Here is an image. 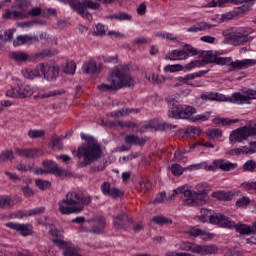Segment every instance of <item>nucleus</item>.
Instances as JSON below:
<instances>
[{
    "label": "nucleus",
    "mask_w": 256,
    "mask_h": 256,
    "mask_svg": "<svg viewBox=\"0 0 256 256\" xmlns=\"http://www.w3.org/2000/svg\"><path fill=\"white\" fill-rule=\"evenodd\" d=\"M21 191L26 197H33V195H35V191H33L29 186L22 187Z\"/></svg>",
    "instance_id": "obj_64"
},
{
    "label": "nucleus",
    "mask_w": 256,
    "mask_h": 256,
    "mask_svg": "<svg viewBox=\"0 0 256 256\" xmlns=\"http://www.w3.org/2000/svg\"><path fill=\"white\" fill-rule=\"evenodd\" d=\"M209 29H213V24L202 21L187 28V33H199L203 31H209Z\"/></svg>",
    "instance_id": "obj_22"
},
{
    "label": "nucleus",
    "mask_w": 256,
    "mask_h": 256,
    "mask_svg": "<svg viewBox=\"0 0 256 256\" xmlns=\"http://www.w3.org/2000/svg\"><path fill=\"white\" fill-rule=\"evenodd\" d=\"M13 33H15L14 29L0 31V40L4 43H8L9 41H11V39H13Z\"/></svg>",
    "instance_id": "obj_40"
},
{
    "label": "nucleus",
    "mask_w": 256,
    "mask_h": 256,
    "mask_svg": "<svg viewBox=\"0 0 256 256\" xmlns=\"http://www.w3.org/2000/svg\"><path fill=\"white\" fill-rule=\"evenodd\" d=\"M196 79L195 73L188 74L184 77H180L181 83L184 85H190L191 87H203V81L191 82Z\"/></svg>",
    "instance_id": "obj_28"
},
{
    "label": "nucleus",
    "mask_w": 256,
    "mask_h": 256,
    "mask_svg": "<svg viewBox=\"0 0 256 256\" xmlns=\"http://www.w3.org/2000/svg\"><path fill=\"white\" fill-rule=\"evenodd\" d=\"M143 131H168V129H177V125L163 122L156 124L155 121L151 120L142 126Z\"/></svg>",
    "instance_id": "obj_14"
},
{
    "label": "nucleus",
    "mask_w": 256,
    "mask_h": 256,
    "mask_svg": "<svg viewBox=\"0 0 256 256\" xmlns=\"http://www.w3.org/2000/svg\"><path fill=\"white\" fill-rule=\"evenodd\" d=\"M41 213H45V207H39L36 209L29 210L28 217H33L35 215H41Z\"/></svg>",
    "instance_id": "obj_63"
},
{
    "label": "nucleus",
    "mask_w": 256,
    "mask_h": 256,
    "mask_svg": "<svg viewBox=\"0 0 256 256\" xmlns=\"http://www.w3.org/2000/svg\"><path fill=\"white\" fill-rule=\"evenodd\" d=\"M164 71H166V73H175V71H183V66L182 65H167L164 68Z\"/></svg>",
    "instance_id": "obj_59"
},
{
    "label": "nucleus",
    "mask_w": 256,
    "mask_h": 256,
    "mask_svg": "<svg viewBox=\"0 0 256 256\" xmlns=\"http://www.w3.org/2000/svg\"><path fill=\"white\" fill-rule=\"evenodd\" d=\"M183 50L186 53V59L190 55L191 56L199 55V57L202 59V63H205V65H209V63H213V62H207L205 60L207 55H216V53H217V52H213V51H199V50H197V48H194L193 46H191L189 44H185Z\"/></svg>",
    "instance_id": "obj_13"
},
{
    "label": "nucleus",
    "mask_w": 256,
    "mask_h": 256,
    "mask_svg": "<svg viewBox=\"0 0 256 256\" xmlns=\"http://www.w3.org/2000/svg\"><path fill=\"white\" fill-rule=\"evenodd\" d=\"M9 159H13V151H11V150H4L0 154V163H5V161H9Z\"/></svg>",
    "instance_id": "obj_53"
},
{
    "label": "nucleus",
    "mask_w": 256,
    "mask_h": 256,
    "mask_svg": "<svg viewBox=\"0 0 256 256\" xmlns=\"http://www.w3.org/2000/svg\"><path fill=\"white\" fill-rule=\"evenodd\" d=\"M198 191H191L185 189V187L177 188L173 190L172 196L168 197V199H174L175 197H180L183 199L185 197L184 205H188L189 207H197V205H205L206 197H207V190L205 189V185L198 184L196 186Z\"/></svg>",
    "instance_id": "obj_3"
},
{
    "label": "nucleus",
    "mask_w": 256,
    "mask_h": 256,
    "mask_svg": "<svg viewBox=\"0 0 256 256\" xmlns=\"http://www.w3.org/2000/svg\"><path fill=\"white\" fill-rule=\"evenodd\" d=\"M251 33H253V29L247 27L231 28L227 34V39L235 47H239L245 43H249V41H252L253 38L250 36Z\"/></svg>",
    "instance_id": "obj_7"
},
{
    "label": "nucleus",
    "mask_w": 256,
    "mask_h": 256,
    "mask_svg": "<svg viewBox=\"0 0 256 256\" xmlns=\"http://www.w3.org/2000/svg\"><path fill=\"white\" fill-rule=\"evenodd\" d=\"M108 81L110 84H100L97 89L102 93H113V91L135 85V80L129 75V66L127 65L114 67L110 72Z\"/></svg>",
    "instance_id": "obj_1"
},
{
    "label": "nucleus",
    "mask_w": 256,
    "mask_h": 256,
    "mask_svg": "<svg viewBox=\"0 0 256 256\" xmlns=\"http://www.w3.org/2000/svg\"><path fill=\"white\" fill-rule=\"evenodd\" d=\"M169 107V117L171 119H191L197 113V109L193 106H186L185 108L179 104L175 98L166 99Z\"/></svg>",
    "instance_id": "obj_6"
},
{
    "label": "nucleus",
    "mask_w": 256,
    "mask_h": 256,
    "mask_svg": "<svg viewBox=\"0 0 256 256\" xmlns=\"http://www.w3.org/2000/svg\"><path fill=\"white\" fill-rule=\"evenodd\" d=\"M52 242L56 247H59V249H63L65 251L67 247L71 244L70 242L63 241L61 239H52Z\"/></svg>",
    "instance_id": "obj_56"
},
{
    "label": "nucleus",
    "mask_w": 256,
    "mask_h": 256,
    "mask_svg": "<svg viewBox=\"0 0 256 256\" xmlns=\"http://www.w3.org/2000/svg\"><path fill=\"white\" fill-rule=\"evenodd\" d=\"M214 165L215 167H218V169H221L222 171H233L238 167L237 163H233L225 160H215Z\"/></svg>",
    "instance_id": "obj_26"
},
{
    "label": "nucleus",
    "mask_w": 256,
    "mask_h": 256,
    "mask_svg": "<svg viewBox=\"0 0 256 256\" xmlns=\"http://www.w3.org/2000/svg\"><path fill=\"white\" fill-rule=\"evenodd\" d=\"M15 205L11 198L7 196L0 197V209H5V207H11Z\"/></svg>",
    "instance_id": "obj_47"
},
{
    "label": "nucleus",
    "mask_w": 256,
    "mask_h": 256,
    "mask_svg": "<svg viewBox=\"0 0 256 256\" xmlns=\"http://www.w3.org/2000/svg\"><path fill=\"white\" fill-rule=\"evenodd\" d=\"M28 137L30 139H41V137H45L44 130H29Z\"/></svg>",
    "instance_id": "obj_46"
},
{
    "label": "nucleus",
    "mask_w": 256,
    "mask_h": 256,
    "mask_svg": "<svg viewBox=\"0 0 256 256\" xmlns=\"http://www.w3.org/2000/svg\"><path fill=\"white\" fill-rule=\"evenodd\" d=\"M212 197H214V199H218V201H231V199H233V195L225 191L213 192Z\"/></svg>",
    "instance_id": "obj_34"
},
{
    "label": "nucleus",
    "mask_w": 256,
    "mask_h": 256,
    "mask_svg": "<svg viewBox=\"0 0 256 256\" xmlns=\"http://www.w3.org/2000/svg\"><path fill=\"white\" fill-rule=\"evenodd\" d=\"M205 61L207 63H214L215 65H228V71H237L239 69H247V67H253L256 65V61L253 59L237 60L232 61L231 57H221L219 52H216L215 55L209 54L206 55Z\"/></svg>",
    "instance_id": "obj_4"
},
{
    "label": "nucleus",
    "mask_w": 256,
    "mask_h": 256,
    "mask_svg": "<svg viewBox=\"0 0 256 256\" xmlns=\"http://www.w3.org/2000/svg\"><path fill=\"white\" fill-rule=\"evenodd\" d=\"M82 139H85L86 143L78 147L75 157L83 159V161L78 162V167H89L95 161H99V158L103 155V150L97 139L93 137L86 138L84 135Z\"/></svg>",
    "instance_id": "obj_2"
},
{
    "label": "nucleus",
    "mask_w": 256,
    "mask_h": 256,
    "mask_svg": "<svg viewBox=\"0 0 256 256\" xmlns=\"http://www.w3.org/2000/svg\"><path fill=\"white\" fill-rule=\"evenodd\" d=\"M203 65H205V62H203V60L199 61V60H194L192 62H190L189 64H187L184 69H186V71H191V69H195V67H203Z\"/></svg>",
    "instance_id": "obj_52"
},
{
    "label": "nucleus",
    "mask_w": 256,
    "mask_h": 256,
    "mask_svg": "<svg viewBox=\"0 0 256 256\" xmlns=\"http://www.w3.org/2000/svg\"><path fill=\"white\" fill-rule=\"evenodd\" d=\"M63 255L64 256H83L81 254V249L72 243L69 244L67 249L63 250Z\"/></svg>",
    "instance_id": "obj_32"
},
{
    "label": "nucleus",
    "mask_w": 256,
    "mask_h": 256,
    "mask_svg": "<svg viewBox=\"0 0 256 256\" xmlns=\"http://www.w3.org/2000/svg\"><path fill=\"white\" fill-rule=\"evenodd\" d=\"M251 203L249 197H242L241 199L236 201V207H247Z\"/></svg>",
    "instance_id": "obj_62"
},
{
    "label": "nucleus",
    "mask_w": 256,
    "mask_h": 256,
    "mask_svg": "<svg viewBox=\"0 0 256 256\" xmlns=\"http://www.w3.org/2000/svg\"><path fill=\"white\" fill-rule=\"evenodd\" d=\"M81 196L77 192H68L66 198L58 202V211L61 215H71L81 213L83 205H79Z\"/></svg>",
    "instance_id": "obj_5"
},
{
    "label": "nucleus",
    "mask_w": 256,
    "mask_h": 256,
    "mask_svg": "<svg viewBox=\"0 0 256 256\" xmlns=\"http://www.w3.org/2000/svg\"><path fill=\"white\" fill-rule=\"evenodd\" d=\"M11 59L16 63H31V55H28L25 51H14L10 54Z\"/></svg>",
    "instance_id": "obj_25"
},
{
    "label": "nucleus",
    "mask_w": 256,
    "mask_h": 256,
    "mask_svg": "<svg viewBox=\"0 0 256 256\" xmlns=\"http://www.w3.org/2000/svg\"><path fill=\"white\" fill-rule=\"evenodd\" d=\"M83 73H86L87 75H91L93 73H97V62L90 61L88 63L83 64L82 66Z\"/></svg>",
    "instance_id": "obj_33"
},
{
    "label": "nucleus",
    "mask_w": 256,
    "mask_h": 256,
    "mask_svg": "<svg viewBox=\"0 0 256 256\" xmlns=\"http://www.w3.org/2000/svg\"><path fill=\"white\" fill-rule=\"evenodd\" d=\"M124 141L126 143V145H128L130 148L134 146H139V147H143V145H145V143H147V140H145L144 138H140L139 136L135 135V134H128L124 137Z\"/></svg>",
    "instance_id": "obj_21"
},
{
    "label": "nucleus",
    "mask_w": 256,
    "mask_h": 256,
    "mask_svg": "<svg viewBox=\"0 0 256 256\" xmlns=\"http://www.w3.org/2000/svg\"><path fill=\"white\" fill-rule=\"evenodd\" d=\"M137 189L141 191L142 193H145L146 191H149L151 189V182L149 180H141L138 183Z\"/></svg>",
    "instance_id": "obj_44"
},
{
    "label": "nucleus",
    "mask_w": 256,
    "mask_h": 256,
    "mask_svg": "<svg viewBox=\"0 0 256 256\" xmlns=\"http://www.w3.org/2000/svg\"><path fill=\"white\" fill-rule=\"evenodd\" d=\"M146 79H148L149 83L152 85H161V83H165V77L156 75L155 73L146 74Z\"/></svg>",
    "instance_id": "obj_36"
},
{
    "label": "nucleus",
    "mask_w": 256,
    "mask_h": 256,
    "mask_svg": "<svg viewBox=\"0 0 256 256\" xmlns=\"http://www.w3.org/2000/svg\"><path fill=\"white\" fill-rule=\"evenodd\" d=\"M101 191L103 195H107L108 197H112L113 199L123 197V191H121L119 188H111L110 182H103L101 185Z\"/></svg>",
    "instance_id": "obj_16"
},
{
    "label": "nucleus",
    "mask_w": 256,
    "mask_h": 256,
    "mask_svg": "<svg viewBox=\"0 0 256 256\" xmlns=\"http://www.w3.org/2000/svg\"><path fill=\"white\" fill-rule=\"evenodd\" d=\"M189 235H190V237H202V239H204V241H207L209 239H213V237H215L214 234L207 233L204 230H201V229L196 228V227H193V228L190 229Z\"/></svg>",
    "instance_id": "obj_27"
},
{
    "label": "nucleus",
    "mask_w": 256,
    "mask_h": 256,
    "mask_svg": "<svg viewBox=\"0 0 256 256\" xmlns=\"http://www.w3.org/2000/svg\"><path fill=\"white\" fill-rule=\"evenodd\" d=\"M35 183L38 189H41L42 191H45V189H49L51 187V183L47 180L36 179Z\"/></svg>",
    "instance_id": "obj_51"
},
{
    "label": "nucleus",
    "mask_w": 256,
    "mask_h": 256,
    "mask_svg": "<svg viewBox=\"0 0 256 256\" xmlns=\"http://www.w3.org/2000/svg\"><path fill=\"white\" fill-rule=\"evenodd\" d=\"M29 5H31V2H29V0H19L14 7H16V9H20L25 13Z\"/></svg>",
    "instance_id": "obj_54"
},
{
    "label": "nucleus",
    "mask_w": 256,
    "mask_h": 256,
    "mask_svg": "<svg viewBox=\"0 0 256 256\" xmlns=\"http://www.w3.org/2000/svg\"><path fill=\"white\" fill-rule=\"evenodd\" d=\"M59 52L57 50H50L45 49L40 52H37L35 54L31 55L30 63H35L37 59H45V57H54V55H57Z\"/></svg>",
    "instance_id": "obj_23"
},
{
    "label": "nucleus",
    "mask_w": 256,
    "mask_h": 256,
    "mask_svg": "<svg viewBox=\"0 0 256 256\" xmlns=\"http://www.w3.org/2000/svg\"><path fill=\"white\" fill-rule=\"evenodd\" d=\"M42 167L45 168L48 175H55V177H69L71 175L69 170L59 167L53 160H44Z\"/></svg>",
    "instance_id": "obj_10"
},
{
    "label": "nucleus",
    "mask_w": 256,
    "mask_h": 256,
    "mask_svg": "<svg viewBox=\"0 0 256 256\" xmlns=\"http://www.w3.org/2000/svg\"><path fill=\"white\" fill-rule=\"evenodd\" d=\"M6 227H9V229H13L14 231H18L21 235H23V237H27L28 235H31L33 233V230L31 229V224L8 222L6 223Z\"/></svg>",
    "instance_id": "obj_18"
},
{
    "label": "nucleus",
    "mask_w": 256,
    "mask_h": 256,
    "mask_svg": "<svg viewBox=\"0 0 256 256\" xmlns=\"http://www.w3.org/2000/svg\"><path fill=\"white\" fill-rule=\"evenodd\" d=\"M223 136V132L219 129H212L208 134V139H217Z\"/></svg>",
    "instance_id": "obj_60"
},
{
    "label": "nucleus",
    "mask_w": 256,
    "mask_h": 256,
    "mask_svg": "<svg viewBox=\"0 0 256 256\" xmlns=\"http://www.w3.org/2000/svg\"><path fill=\"white\" fill-rule=\"evenodd\" d=\"M132 16L127 12H118L116 13V20L117 21H131Z\"/></svg>",
    "instance_id": "obj_58"
},
{
    "label": "nucleus",
    "mask_w": 256,
    "mask_h": 256,
    "mask_svg": "<svg viewBox=\"0 0 256 256\" xmlns=\"http://www.w3.org/2000/svg\"><path fill=\"white\" fill-rule=\"evenodd\" d=\"M247 137H256V121L249 122L244 126Z\"/></svg>",
    "instance_id": "obj_39"
},
{
    "label": "nucleus",
    "mask_w": 256,
    "mask_h": 256,
    "mask_svg": "<svg viewBox=\"0 0 256 256\" xmlns=\"http://www.w3.org/2000/svg\"><path fill=\"white\" fill-rule=\"evenodd\" d=\"M173 196V192L172 194H169L168 196H166L165 192H160L155 200H154V203H163L165 201V199H167V201H171V199H169V197H172Z\"/></svg>",
    "instance_id": "obj_57"
},
{
    "label": "nucleus",
    "mask_w": 256,
    "mask_h": 256,
    "mask_svg": "<svg viewBox=\"0 0 256 256\" xmlns=\"http://www.w3.org/2000/svg\"><path fill=\"white\" fill-rule=\"evenodd\" d=\"M38 69L47 81H55L59 77V67L49 63L38 64Z\"/></svg>",
    "instance_id": "obj_11"
},
{
    "label": "nucleus",
    "mask_w": 256,
    "mask_h": 256,
    "mask_svg": "<svg viewBox=\"0 0 256 256\" xmlns=\"http://www.w3.org/2000/svg\"><path fill=\"white\" fill-rule=\"evenodd\" d=\"M248 138L247 132L245 131L244 127L237 128L236 130H233L230 133L229 141L232 143V145H235V143H241L242 141H245Z\"/></svg>",
    "instance_id": "obj_19"
},
{
    "label": "nucleus",
    "mask_w": 256,
    "mask_h": 256,
    "mask_svg": "<svg viewBox=\"0 0 256 256\" xmlns=\"http://www.w3.org/2000/svg\"><path fill=\"white\" fill-rule=\"evenodd\" d=\"M37 41V39L34 37H31V36H23V35H20L18 36L14 41H13V45L14 47H19V45H25V43H29V41Z\"/></svg>",
    "instance_id": "obj_37"
},
{
    "label": "nucleus",
    "mask_w": 256,
    "mask_h": 256,
    "mask_svg": "<svg viewBox=\"0 0 256 256\" xmlns=\"http://www.w3.org/2000/svg\"><path fill=\"white\" fill-rule=\"evenodd\" d=\"M105 33H107L105 25L101 23L96 24V31H94L93 35H95L96 37H103Z\"/></svg>",
    "instance_id": "obj_50"
},
{
    "label": "nucleus",
    "mask_w": 256,
    "mask_h": 256,
    "mask_svg": "<svg viewBox=\"0 0 256 256\" xmlns=\"http://www.w3.org/2000/svg\"><path fill=\"white\" fill-rule=\"evenodd\" d=\"M200 213L201 216L199 217V219L202 221V223H205L208 218L212 225H218V227H233L234 225L231 218L221 213H216L212 215L211 210L206 208H202Z\"/></svg>",
    "instance_id": "obj_8"
},
{
    "label": "nucleus",
    "mask_w": 256,
    "mask_h": 256,
    "mask_svg": "<svg viewBox=\"0 0 256 256\" xmlns=\"http://www.w3.org/2000/svg\"><path fill=\"white\" fill-rule=\"evenodd\" d=\"M219 247L217 245H199L198 244V254L197 255H216L218 253Z\"/></svg>",
    "instance_id": "obj_24"
},
{
    "label": "nucleus",
    "mask_w": 256,
    "mask_h": 256,
    "mask_svg": "<svg viewBox=\"0 0 256 256\" xmlns=\"http://www.w3.org/2000/svg\"><path fill=\"white\" fill-rule=\"evenodd\" d=\"M187 167L186 168H183V167H181V165H179V164H173L172 166H171V172L176 176V177H178L179 175H183V172L184 171H187Z\"/></svg>",
    "instance_id": "obj_49"
},
{
    "label": "nucleus",
    "mask_w": 256,
    "mask_h": 256,
    "mask_svg": "<svg viewBox=\"0 0 256 256\" xmlns=\"http://www.w3.org/2000/svg\"><path fill=\"white\" fill-rule=\"evenodd\" d=\"M115 229H129L133 225V218L126 212L116 215L113 220Z\"/></svg>",
    "instance_id": "obj_12"
},
{
    "label": "nucleus",
    "mask_w": 256,
    "mask_h": 256,
    "mask_svg": "<svg viewBox=\"0 0 256 256\" xmlns=\"http://www.w3.org/2000/svg\"><path fill=\"white\" fill-rule=\"evenodd\" d=\"M209 117H211V113L206 112L204 114H198L195 117L191 118L193 123H197V121H208Z\"/></svg>",
    "instance_id": "obj_55"
},
{
    "label": "nucleus",
    "mask_w": 256,
    "mask_h": 256,
    "mask_svg": "<svg viewBox=\"0 0 256 256\" xmlns=\"http://www.w3.org/2000/svg\"><path fill=\"white\" fill-rule=\"evenodd\" d=\"M236 229V231L238 233H240V235H252L251 233V226L245 225V224H235V222H233V226L232 227H226V229Z\"/></svg>",
    "instance_id": "obj_31"
},
{
    "label": "nucleus",
    "mask_w": 256,
    "mask_h": 256,
    "mask_svg": "<svg viewBox=\"0 0 256 256\" xmlns=\"http://www.w3.org/2000/svg\"><path fill=\"white\" fill-rule=\"evenodd\" d=\"M206 1V5H204L203 7L204 8H207V7H221V5H224V3H233V2H229L227 0H205Z\"/></svg>",
    "instance_id": "obj_45"
},
{
    "label": "nucleus",
    "mask_w": 256,
    "mask_h": 256,
    "mask_svg": "<svg viewBox=\"0 0 256 256\" xmlns=\"http://www.w3.org/2000/svg\"><path fill=\"white\" fill-rule=\"evenodd\" d=\"M51 147L55 151H61V149H63V140L61 138H53L51 141Z\"/></svg>",
    "instance_id": "obj_48"
},
{
    "label": "nucleus",
    "mask_w": 256,
    "mask_h": 256,
    "mask_svg": "<svg viewBox=\"0 0 256 256\" xmlns=\"http://www.w3.org/2000/svg\"><path fill=\"white\" fill-rule=\"evenodd\" d=\"M12 19L13 21H17L19 19H27V13L23 11H12Z\"/></svg>",
    "instance_id": "obj_61"
},
{
    "label": "nucleus",
    "mask_w": 256,
    "mask_h": 256,
    "mask_svg": "<svg viewBox=\"0 0 256 256\" xmlns=\"http://www.w3.org/2000/svg\"><path fill=\"white\" fill-rule=\"evenodd\" d=\"M23 76L26 79H35L36 77H41V70L39 68V65L34 70H31L29 68L24 70L23 71Z\"/></svg>",
    "instance_id": "obj_35"
},
{
    "label": "nucleus",
    "mask_w": 256,
    "mask_h": 256,
    "mask_svg": "<svg viewBox=\"0 0 256 256\" xmlns=\"http://www.w3.org/2000/svg\"><path fill=\"white\" fill-rule=\"evenodd\" d=\"M18 88H11L6 92L7 97H12L14 99H26V97H31L33 95V88L27 83L18 82Z\"/></svg>",
    "instance_id": "obj_9"
},
{
    "label": "nucleus",
    "mask_w": 256,
    "mask_h": 256,
    "mask_svg": "<svg viewBox=\"0 0 256 256\" xmlns=\"http://www.w3.org/2000/svg\"><path fill=\"white\" fill-rule=\"evenodd\" d=\"M152 221L157 225H169V224L171 225V223H173V220L165 216H155L152 218Z\"/></svg>",
    "instance_id": "obj_41"
},
{
    "label": "nucleus",
    "mask_w": 256,
    "mask_h": 256,
    "mask_svg": "<svg viewBox=\"0 0 256 256\" xmlns=\"http://www.w3.org/2000/svg\"><path fill=\"white\" fill-rule=\"evenodd\" d=\"M251 99H256V90H248L246 94L235 93L229 101H233V103H247V101H251Z\"/></svg>",
    "instance_id": "obj_17"
},
{
    "label": "nucleus",
    "mask_w": 256,
    "mask_h": 256,
    "mask_svg": "<svg viewBox=\"0 0 256 256\" xmlns=\"http://www.w3.org/2000/svg\"><path fill=\"white\" fill-rule=\"evenodd\" d=\"M75 69H77V65L74 61H70L66 63V66L63 68V72L67 75H75Z\"/></svg>",
    "instance_id": "obj_43"
},
{
    "label": "nucleus",
    "mask_w": 256,
    "mask_h": 256,
    "mask_svg": "<svg viewBox=\"0 0 256 256\" xmlns=\"http://www.w3.org/2000/svg\"><path fill=\"white\" fill-rule=\"evenodd\" d=\"M202 101H227L225 95L213 92H206L200 96Z\"/></svg>",
    "instance_id": "obj_29"
},
{
    "label": "nucleus",
    "mask_w": 256,
    "mask_h": 256,
    "mask_svg": "<svg viewBox=\"0 0 256 256\" xmlns=\"http://www.w3.org/2000/svg\"><path fill=\"white\" fill-rule=\"evenodd\" d=\"M179 249L181 251H186V252L191 251V253H195L197 255L199 251V244L193 243L191 241H185L180 243Z\"/></svg>",
    "instance_id": "obj_30"
},
{
    "label": "nucleus",
    "mask_w": 256,
    "mask_h": 256,
    "mask_svg": "<svg viewBox=\"0 0 256 256\" xmlns=\"http://www.w3.org/2000/svg\"><path fill=\"white\" fill-rule=\"evenodd\" d=\"M243 171H248L249 173H254L256 169V161L248 160L242 166Z\"/></svg>",
    "instance_id": "obj_42"
},
{
    "label": "nucleus",
    "mask_w": 256,
    "mask_h": 256,
    "mask_svg": "<svg viewBox=\"0 0 256 256\" xmlns=\"http://www.w3.org/2000/svg\"><path fill=\"white\" fill-rule=\"evenodd\" d=\"M169 57H166V59H169L170 61H177V59H187V53H185L184 50H173Z\"/></svg>",
    "instance_id": "obj_38"
},
{
    "label": "nucleus",
    "mask_w": 256,
    "mask_h": 256,
    "mask_svg": "<svg viewBox=\"0 0 256 256\" xmlns=\"http://www.w3.org/2000/svg\"><path fill=\"white\" fill-rule=\"evenodd\" d=\"M88 223H97L91 229H89V233L92 235H101L103 231H105L106 220L103 216H94L92 219L87 220Z\"/></svg>",
    "instance_id": "obj_15"
},
{
    "label": "nucleus",
    "mask_w": 256,
    "mask_h": 256,
    "mask_svg": "<svg viewBox=\"0 0 256 256\" xmlns=\"http://www.w3.org/2000/svg\"><path fill=\"white\" fill-rule=\"evenodd\" d=\"M16 155L19 157H26L27 159H35L39 157V155H43L42 149H15Z\"/></svg>",
    "instance_id": "obj_20"
}]
</instances>
